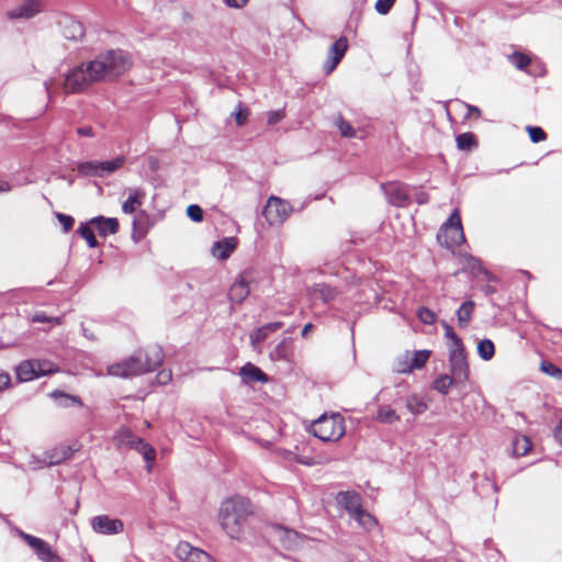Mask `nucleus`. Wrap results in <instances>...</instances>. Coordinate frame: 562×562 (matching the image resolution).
Wrapping results in <instances>:
<instances>
[{
  "mask_svg": "<svg viewBox=\"0 0 562 562\" xmlns=\"http://www.w3.org/2000/svg\"><path fill=\"white\" fill-rule=\"evenodd\" d=\"M49 397L60 407L82 406V401L79 396L66 394L60 390L50 392Z\"/></svg>",
  "mask_w": 562,
  "mask_h": 562,
  "instance_id": "25",
  "label": "nucleus"
},
{
  "mask_svg": "<svg viewBox=\"0 0 562 562\" xmlns=\"http://www.w3.org/2000/svg\"><path fill=\"white\" fill-rule=\"evenodd\" d=\"M91 225L93 224L90 223V221L86 223H80L77 233L87 241L89 248H97L99 246V241L94 236Z\"/></svg>",
  "mask_w": 562,
  "mask_h": 562,
  "instance_id": "36",
  "label": "nucleus"
},
{
  "mask_svg": "<svg viewBox=\"0 0 562 562\" xmlns=\"http://www.w3.org/2000/svg\"><path fill=\"white\" fill-rule=\"evenodd\" d=\"M61 318L60 317H52L48 316L45 312L40 311L33 314L32 322L34 323H54V324H60Z\"/></svg>",
  "mask_w": 562,
  "mask_h": 562,
  "instance_id": "53",
  "label": "nucleus"
},
{
  "mask_svg": "<svg viewBox=\"0 0 562 562\" xmlns=\"http://www.w3.org/2000/svg\"><path fill=\"white\" fill-rule=\"evenodd\" d=\"M392 370L397 373H409L413 371L411 366V352L406 351L400 355L392 364Z\"/></svg>",
  "mask_w": 562,
  "mask_h": 562,
  "instance_id": "38",
  "label": "nucleus"
},
{
  "mask_svg": "<svg viewBox=\"0 0 562 562\" xmlns=\"http://www.w3.org/2000/svg\"><path fill=\"white\" fill-rule=\"evenodd\" d=\"M44 7L42 0H23L15 8L7 11L5 15L9 20H30L43 12Z\"/></svg>",
  "mask_w": 562,
  "mask_h": 562,
  "instance_id": "11",
  "label": "nucleus"
},
{
  "mask_svg": "<svg viewBox=\"0 0 562 562\" xmlns=\"http://www.w3.org/2000/svg\"><path fill=\"white\" fill-rule=\"evenodd\" d=\"M125 158L117 156L110 160L99 161L101 178L108 177L123 167Z\"/></svg>",
  "mask_w": 562,
  "mask_h": 562,
  "instance_id": "30",
  "label": "nucleus"
},
{
  "mask_svg": "<svg viewBox=\"0 0 562 562\" xmlns=\"http://www.w3.org/2000/svg\"><path fill=\"white\" fill-rule=\"evenodd\" d=\"M138 438L139 437L135 436L134 432L125 426H122L114 435V441L119 448L132 449Z\"/></svg>",
  "mask_w": 562,
  "mask_h": 562,
  "instance_id": "26",
  "label": "nucleus"
},
{
  "mask_svg": "<svg viewBox=\"0 0 562 562\" xmlns=\"http://www.w3.org/2000/svg\"><path fill=\"white\" fill-rule=\"evenodd\" d=\"M177 551L184 562H213L212 557L207 552L194 548L188 542H181Z\"/></svg>",
  "mask_w": 562,
  "mask_h": 562,
  "instance_id": "16",
  "label": "nucleus"
},
{
  "mask_svg": "<svg viewBox=\"0 0 562 562\" xmlns=\"http://www.w3.org/2000/svg\"><path fill=\"white\" fill-rule=\"evenodd\" d=\"M457 147L460 150H472L477 147V139L472 132L461 133L456 137Z\"/></svg>",
  "mask_w": 562,
  "mask_h": 562,
  "instance_id": "33",
  "label": "nucleus"
},
{
  "mask_svg": "<svg viewBox=\"0 0 562 562\" xmlns=\"http://www.w3.org/2000/svg\"><path fill=\"white\" fill-rule=\"evenodd\" d=\"M438 241L447 249H453L465 241L462 222L458 210H454L437 233Z\"/></svg>",
  "mask_w": 562,
  "mask_h": 562,
  "instance_id": "7",
  "label": "nucleus"
},
{
  "mask_svg": "<svg viewBox=\"0 0 562 562\" xmlns=\"http://www.w3.org/2000/svg\"><path fill=\"white\" fill-rule=\"evenodd\" d=\"M77 171L81 177L101 178L99 160L82 161L77 165Z\"/></svg>",
  "mask_w": 562,
  "mask_h": 562,
  "instance_id": "32",
  "label": "nucleus"
},
{
  "mask_svg": "<svg viewBox=\"0 0 562 562\" xmlns=\"http://www.w3.org/2000/svg\"><path fill=\"white\" fill-rule=\"evenodd\" d=\"M77 134L82 137H93L94 132L91 126H80L76 130Z\"/></svg>",
  "mask_w": 562,
  "mask_h": 562,
  "instance_id": "59",
  "label": "nucleus"
},
{
  "mask_svg": "<svg viewBox=\"0 0 562 562\" xmlns=\"http://www.w3.org/2000/svg\"><path fill=\"white\" fill-rule=\"evenodd\" d=\"M441 326L445 329V337L450 340L449 348L463 346L462 339L456 334L452 326H450L446 321H441Z\"/></svg>",
  "mask_w": 562,
  "mask_h": 562,
  "instance_id": "45",
  "label": "nucleus"
},
{
  "mask_svg": "<svg viewBox=\"0 0 562 562\" xmlns=\"http://www.w3.org/2000/svg\"><path fill=\"white\" fill-rule=\"evenodd\" d=\"M155 383L150 386H167L172 380V372L170 369H162L156 374Z\"/></svg>",
  "mask_w": 562,
  "mask_h": 562,
  "instance_id": "49",
  "label": "nucleus"
},
{
  "mask_svg": "<svg viewBox=\"0 0 562 562\" xmlns=\"http://www.w3.org/2000/svg\"><path fill=\"white\" fill-rule=\"evenodd\" d=\"M254 515L251 502L240 495L225 498L220 506L218 521L225 533L234 540H243L249 518Z\"/></svg>",
  "mask_w": 562,
  "mask_h": 562,
  "instance_id": "1",
  "label": "nucleus"
},
{
  "mask_svg": "<svg viewBox=\"0 0 562 562\" xmlns=\"http://www.w3.org/2000/svg\"><path fill=\"white\" fill-rule=\"evenodd\" d=\"M133 449L139 452L147 463L153 462L156 458V451L154 447L142 438H138Z\"/></svg>",
  "mask_w": 562,
  "mask_h": 562,
  "instance_id": "41",
  "label": "nucleus"
},
{
  "mask_svg": "<svg viewBox=\"0 0 562 562\" xmlns=\"http://www.w3.org/2000/svg\"><path fill=\"white\" fill-rule=\"evenodd\" d=\"M348 49V40L346 36H340L336 40L327 52V58L323 64V71L325 75L331 74L341 59L345 57Z\"/></svg>",
  "mask_w": 562,
  "mask_h": 562,
  "instance_id": "10",
  "label": "nucleus"
},
{
  "mask_svg": "<svg viewBox=\"0 0 562 562\" xmlns=\"http://www.w3.org/2000/svg\"><path fill=\"white\" fill-rule=\"evenodd\" d=\"M65 38L70 41H79L85 35V27L81 22L71 16H65L59 22Z\"/></svg>",
  "mask_w": 562,
  "mask_h": 562,
  "instance_id": "18",
  "label": "nucleus"
},
{
  "mask_svg": "<svg viewBox=\"0 0 562 562\" xmlns=\"http://www.w3.org/2000/svg\"><path fill=\"white\" fill-rule=\"evenodd\" d=\"M414 200L419 204V205H423V204H427L429 202V195L427 192L425 191H416L415 192V196H414Z\"/></svg>",
  "mask_w": 562,
  "mask_h": 562,
  "instance_id": "58",
  "label": "nucleus"
},
{
  "mask_svg": "<svg viewBox=\"0 0 562 562\" xmlns=\"http://www.w3.org/2000/svg\"><path fill=\"white\" fill-rule=\"evenodd\" d=\"M147 218L148 216L145 212H140L138 215L134 217L132 233V238L134 240H138L147 233V228L145 227V222L147 221Z\"/></svg>",
  "mask_w": 562,
  "mask_h": 562,
  "instance_id": "42",
  "label": "nucleus"
},
{
  "mask_svg": "<svg viewBox=\"0 0 562 562\" xmlns=\"http://www.w3.org/2000/svg\"><path fill=\"white\" fill-rule=\"evenodd\" d=\"M464 263H465V267L469 270H471L472 273H474V274L483 273L485 276H488V271L483 267L482 261L479 258L468 255L464 257Z\"/></svg>",
  "mask_w": 562,
  "mask_h": 562,
  "instance_id": "44",
  "label": "nucleus"
},
{
  "mask_svg": "<svg viewBox=\"0 0 562 562\" xmlns=\"http://www.w3.org/2000/svg\"><path fill=\"white\" fill-rule=\"evenodd\" d=\"M526 131L529 135L530 140L535 144L546 140L547 138L546 132L540 126L528 125L526 126Z\"/></svg>",
  "mask_w": 562,
  "mask_h": 562,
  "instance_id": "48",
  "label": "nucleus"
},
{
  "mask_svg": "<svg viewBox=\"0 0 562 562\" xmlns=\"http://www.w3.org/2000/svg\"><path fill=\"white\" fill-rule=\"evenodd\" d=\"M532 443L527 436H516L512 440L510 454L514 458L522 457L530 451Z\"/></svg>",
  "mask_w": 562,
  "mask_h": 562,
  "instance_id": "27",
  "label": "nucleus"
},
{
  "mask_svg": "<svg viewBox=\"0 0 562 562\" xmlns=\"http://www.w3.org/2000/svg\"><path fill=\"white\" fill-rule=\"evenodd\" d=\"M375 419L379 423L391 425L400 420V416L390 405H380L376 411Z\"/></svg>",
  "mask_w": 562,
  "mask_h": 562,
  "instance_id": "31",
  "label": "nucleus"
},
{
  "mask_svg": "<svg viewBox=\"0 0 562 562\" xmlns=\"http://www.w3.org/2000/svg\"><path fill=\"white\" fill-rule=\"evenodd\" d=\"M249 294L248 284L245 281L235 282L229 290V299L241 303Z\"/></svg>",
  "mask_w": 562,
  "mask_h": 562,
  "instance_id": "37",
  "label": "nucleus"
},
{
  "mask_svg": "<svg viewBox=\"0 0 562 562\" xmlns=\"http://www.w3.org/2000/svg\"><path fill=\"white\" fill-rule=\"evenodd\" d=\"M476 351L482 360L488 361L495 355L494 342L488 338H484L477 342Z\"/></svg>",
  "mask_w": 562,
  "mask_h": 562,
  "instance_id": "39",
  "label": "nucleus"
},
{
  "mask_svg": "<svg viewBox=\"0 0 562 562\" xmlns=\"http://www.w3.org/2000/svg\"><path fill=\"white\" fill-rule=\"evenodd\" d=\"M554 438L562 446V424L554 429Z\"/></svg>",
  "mask_w": 562,
  "mask_h": 562,
  "instance_id": "64",
  "label": "nucleus"
},
{
  "mask_svg": "<svg viewBox=\"0 0 562 562\" xmlns=\"http://www.w3.org/2000/svg\"><path fill=\"white\" fill-rule=\"evenodd\" d=\"M130 65L128 54L125 50L110 49L86 64L85 69L92 83L105 78L119 77L128 69Z\"/></svg>",
  "mask_w": 562,
  "mask_h": 562,
  "instance_id": "3",
  "label": "nucleus"
},
{
  "mask_svg": "<svg viewBox=\"0 0 562 562\" xmlns=\"http://www.w3.org/2000/svg\"><path fill=\"white\" fill-rule=\"evenodd\" d=\"M450 374H440L432 386L462 385L469 380V364L465 347L449 348Z\"/></svg>",
  "mask_w": 562,
  "mask_h": 562,
  "instance_id": "4",
  "label": "nucleus"
},
{
  "mask_svg": "<svg viewBox=\"0 0 562 562\" xmlns=\"http://www.w3.org/2000/svg\"><path fill=\"white\" fill-rule=\"evenodd\" d=\"M429 406V400L422 393H413L406 397V408L414 415L424 413Z\"/></svg>",
  "mask_w": 562,
  "mask_h": 562,
  "instance_id": "24",
  "label": "nucleus"
},
{
  "mask_svg": "<svg viewBox=\"0 0 562 562\" xmlns=\"http://www.w3.org/2000/svg\"><path fill=\"white\" fill-rule=\"evenodd\" d=\"M387 194L390 203L397 207L407 206L413 200L407 188L402 184H391Z\"/></svg>",
  "mask_w": 562,
  "mask_h": 562,
  "instance_id": "20",
  "label": "nucleus"
},
{
  "mask_svg": "<svg viewBox=\"0 0 562 562\" xmlns=\"http://www.w3.org/2000/svg\"><path fill=\"white\" fill-rule=\"evenodd\" d=\"M337 502L350 516L362 507L361 496L356 492H340L337 495Z\"/></svg>",
  "mask_w": 562,
  "mask_h": 562,
  "instance_id": "23",
  "label": "nucleus"
},
{
  "mask_svg": "<svg viewBox=\"0 0 562 562\" xmlns=\"http://www.w3.org/2000/svg\"><path fill=\"white\" fill-rule=\"evenodd\" d=\"M144 192L139 189H136L128 195V198L122 204V211L125 214H132L135 212V205L142 204V196H144Z\"/></svg>",
  "mask_w": 562,
  "mask_h": 562,
  "instance_id": "40",
  "label": "nucleus"
},
{
  "mask_svg": "<svg viewBox=\"0 0 562 562\" xmlns=\"http://www.w3.org/2000/svg\"><path fill=\"white\" fill-rule=\"evenodd\" d=\"M429 356L430 351L425 349L415 351L413 356L411 355V366L413 367V370L423 368Z\"/></svg>",
  "mask_w": 562,
  "mask_h": 562,
  "instance_id": "46",
  "label": "nucleus"
},
{
  "mask_svg": "<svg viewBox=\"0 0 562 562\" xmlns=\"http://www.w3.org/2000/svg\"><path fill=\"white\" fill-rule=\"evenodd\" d=\"M235 248V241L233 238H224L222 240H217L214 243L213 250L215 255L221 259H226L229 257L232 251Z\"/></svg>",
  "mask_w": 562,
  "mask_h": 562,
  "instance_id": "35",
  "label": "nucleus"
},
{
  "mask_svg": "<svg viewBox=\"0 0 562 562\" xmlns=\"http://www.w3.org/2000/svg\"><path fill=\"white\" fill-rule=\"evenodd\" d=\"M484 481H485L486 486L491 487L493 493L498 492L499 488H498V485L496 484V482L492 481L488 476H485Z\"/></svg>",
  "mask_w": 562,
  "mask_h": 562,
  "instance_id": "63",
  "label": "nucleus"
},
{
  "mask_svg": "<svg viewBox=\"0 0 562 562\" xmlns=\"http://www.w3.org/2000/svg\"><path fill=\"white\" fill-rule=\"evenodd\" d=\"M508 60L518 70H522L526 71L528 75L535 76L530 70L527 69L531 63V59L527 54L521 52H514L508 56Z\"/></svg>",
  "mask_w": 562,
  "mask_h": 562,
  "instance_id": "34",
  "label": "nucleus"
},
{
  "mask_svg": "<svg viewBox=\"0 0 562 562\" xmlns=\"http://www.w3.org/2000/svg\"><path fill=\"white\" fill-rule=\"evenodd\" d=\"M417 317L423 324H426V325H432L437 321V316H436L435 312L426 306L418 307Z\"/></svg>",
  "mask_w": 562,
  "mask_h": 562,
  "instance_id": "47",
  "label": "nucleus"
},
{
  "mask_svg": "<svg viewBox=\"0 0 562 562\" xmlns=\"http://www.w3.org/2000/svg\"><path fill=\"white\" fill-rule=\"evenodd\" d=\"M474 310L473 301H464L457 311L458 324L461 328H467L471 322Z\"/></svg>",
  "mask_w": 562,
  "mask_h": 562,
  "instance_id": "28",
  "label": "nucleus"
},
{
  "mask_svg": "<svg viewBox=\"0 0 562 562\" xmlns=\"http://www.w3.org/2000/svg\"><path fill=\"white\" fill-rule=\"evenodd\" d=\"M337 126L339 128L341 136L348 138H352L356 136L355 128L351 126L349 122L345 121L344 119H339Z\"/></svg>",
  "mask_w": 562,
  "mask_h": 562,
  "instance_id": "52",
  "label": "nucleus"
},
{
  "mask_svg": "<svg viewBox=\"0 0 562 562\" xmlns=\"http://www.w3.org/2000/svg\"><path fill=\"white\" fill-rule=\"evenodd\" d=\"M283 326L282 322L267 323L257 329L252 330L249 335L250 342L254 347L263 342L271 333L277 331Z\"/></svg>",
  "mask_w": 562,
  "mask_h": 562,
  "instance_id": "22",
  "label": "nucleus"
},
{
  "mask_svg": "<svg viewBox=\"0 0 562 562\" xmlns=\"http://www.w3.org/2000/svg\"><path fill=\"white\" fill-rule=\"evenodd\" d=\"M0 386H11L10 375L0 369Z\"/></svg>",
  "mask_w": 562,
  "mask_h": 562,
  "instance_id": "61",
  "label": "nucleus"
},
{
  "mask_svg": "<svg viewBox=\"0 0 562 562\" xmlns=\"http://www.w3.org/2000/svg\"><path fill=\"white\" fill-rule=\"evenodd\" d=\"M77 448H72L71 446H60L57 447L53 454H50L49 458V464H58L63 462L64 460L71 457L74 451H76Z\"/></svg>",
  "mask_w": 562,
  "mask_h": 562,
  "instance_id": "43",
  "label": "nucleus"
},
{
  "mask_svg": "<svg viewBox=\"0 0 562 562\" xmlns=\"http://www.w3.org/2000/svg\"><path fill=\"white\" fill-rule=\"evenodd\" d=\"M247 116H248V111L243 110L239 104L238 111L235 113V120H236L237 125H239V126L244 125L247 121Z\"/></svg>",
  "mask_w": 562,
  "mask_h": 562,
  "instance_id": "57",
  "label": "nucleus"
},
{
  "mask_svg": "<svg viewBox=\"0 0 562 562\" xmlns=\"http://www.w3.org/2000/svg\"><path fill=\"white\" fill-rule=\"evenodd\" d=\"M239 375L241 378V382L245 384L269 382V376L259 367L251 362H247L240 368Z\"/></svg>",
  "mask_w": 562,
  "mask_h": 562,
  "instance_id": "17",
  "label": "nucleus"
},
{
  "mask_svg": "<svg viewBox=\"0 0 562 562\" xmlns=\"http://www.w3.org/2000/svg\"><path fill=\"white\" fill-rule=\"evenodd\" d=\"M542 372L550 376L560 378L562 376V370L549 361H542L540 366Z\"/></svg>",
  "mask_w": 562,
  "mask_h": 562,
  "instance_id": "51",
  "label": "nucleus"
},
{
  "mask_svg": "<svg viewBox=\"0 0 562 562\" xmlns=\"http://www.w3.org/2000/svg\"><path fill=\"white\" fill-rule=\"evenodd\" d=\"M351 517L361 528L368 531L372 530L378 525L375 517L364 510L362 507L353 513Z\"/></svg>",
  "mask_w": 562,
  "mask_h": 562,
  "instance_id": "29",
  "label": "nucleus"
},
{
  "mask_svg": "<svg viewBox=\"0 0 562 562\" xmlns=\"http://www.w3.org/2000/svg\"><path fill=\"white\" fill-rule=\"evenodd\" d=\"M292 211L293 207L288 201L271 195L263 207L262 215L270 225H279L290 216Z\"/></svg>",
  "mask_w": 562,
  "mask_h": 562,
  "instance_id": "8",
  "label": "nucleus"
},
{
  "mask_svg": "<svg viewBox=\"0 0 562 562\" xmlns=\"http://www.w3.org/2000/svg\"><path fill=\"white\" fill-rule=\"evenodd\" d=\"M90 524L94 532L106 536L117 535L124 529V524L121 519L111 518L109 515L94 516Z\"/></svg>",
  "mask_w": 562,
  "mask_h": 562,
  "instance_id": "12",
  "label": "nucleus"
},
{
  "mask_svg": "<svg viewBox=\"0 0 562 562\" xmlns=\"http://www.w3.org/2000/svg\"><path fill=\"white\" fill-rule=\"evenodd\" d=\"M339 291L336 286H331L324 282L314 283L307 289L308 299L314 304L316 302L329 304L337 297Z\"/></svg>",
  "mask_w": 562,
  "mask_h": 562,
  "instance_id": "14",
  "label": "nucleus"
},
{
  "mask_svg": "<svg viewBox=\"0 0 562 562\" xmlns=\"http://www.w3.org/2000/svg\"><path fill=\"white\" fill-rule=\"evenodd\" d=\"M203 210L198 204H190L187 207V216L194 223H200L203 221Z\"/></svg>",
  "mask_w": 562,
  "mask_h": 562,
  "instance_id": "50",
  "label": "nucleus"
},
{
  "mask_svg": "<svg viewBox=\"0 0 562 562\" xmlns=\"http://www.w3.org/2000/svg\"><path fill=\"white\" fill-rule=\"evenodd\" d=\"M89 85L91 81L86 75L85 64L76 66L66 76L65 88L70 93H79Z\"/></svg>",
  "mask_w": 562,
  "mask_h": 562,
  "instance_id": "13",
  "label": "nucleus"
},
{
  "mask_svg": "<svg viewBox=\"0 0 562 562\" xmlns=\"http://www.w3.org/2000/svg\"><path fill=\"white\" fill-rule=\"evenodd\" d=\"M269 358L273 362L292 363L294 360V345L291 337H284L278 345L270 351Z\"/></svg>",
  "mask_w": 562,
  "mask_h": 562,
  "instance_id": "15",
  "label": "nucleus"
},
{
  "mask_svg": "<svg viewBox=\"0 0 562 562\" xmlns=\"http://www.w3.org/2000/svg\"><path fill=\"white\" fill-rule=\"evenodd\" d=\"M160 346H148L135 350L131 356L108 367V375L128 379L154 371L164 361Z\"/></svg>",
  "mask_w": 562,
  "mask_h": 562,
  "instance_id": "2",
  "label": "nucleus"
},
{
  "mask_svg": "<svg viewBox=\"0 0 562 562\" xmlns=\"http://www.w3.org/2000/svg\"><path fill=\"white\" fill-rule=\"evenodd\" d=\"M311 431L322 441H337L345 435V419L339 413L323 414L313 422Z\"/></svg>",
  "mask_w": 562,
  "mask_h": 562,
  "instance_id": "5",
  "label": "nucleus"
},
{
  "mask_svg": "<svg viewBox=\"0 0 562 562\" xmlns=\"http://www.w3.org/2000/svg\"><path fill=\"white\" fill-rule=\"evenodd\" d=\"M56 217H57L58 222L60 223V225L63 226V231L65 233L69 232L72 228V226L75 224V220L71 215L64 214V213H57Z\"/></svg>",
  "mask_w": 562,
  "mask_h": 562,
  "instance_id": "55",
  "label": "nucleus"
},
{
  "mask_svg": "<svg viewBox=\"0 0 562 562\" xmlns=\"http://www.w3.org/2000/svg\"><path fill=\"white\" fill-rule=\"evenodd\" d=\"M90 223L97 227L99 235L102 237L116 234L120 228V224L116 217H105L103 215H99L92 217Z\"/></svg>",
  "mask_w": 562,
  "mask_h": 562,
  "instance_id": "19",
  "label": "nucleus"
},
{
  "mask_svg": "<svg viewBox=\"0 0 562 562\" xmlns=\"http://www.w3.org/2000/svg\"><path fill=\"white\" fill-rule=\"evenodd\" d=\"M20 537L33 549L34 553L42 562H61L57 552L43 539L24 531H20Z\"/></svg>",
  "mask_w": 562,
  "mask_h": 562,
  "instance_id": "9",
  "label": "nucleus"
},
{
  "mask_svg": "<svg viewBox=\"0 0 562 562\" xmlns=\"http://www.w3.org/2000/svg\"><path fill=\"white\" fill-rule=\"evenodd\" d=\"M147 166L150 172L157 173L160 169V160L156 156H148Z\"/></svg>",
  "mask_w": 562,
  "mask_h": 562,
  "instance_id": "56",
  "label": "nucleus"
},
{
  "mask_svg": "<svg viewBox=\"0 0 562 562\" xmlns=\"http://www.w3.org/2000/svg\"><path fill=\"white\" fill-rule=\"evenodd\" d=\"M58 371V367L46 359L24 360L15 368L18 381L21 383L31 382L35 379L50 375Z\"/></svg>",
  "mask_w": 562,
  "mask_h": 562,
  "instance_id": "6",
  "label": "nucleus"
},
{
  "mask_svg": "<svg viewBox=\"0 0 562 562\" xmlns=\"http://www.w3.org/2000/svg\"><path fill=\"white\" fill-rule=\"evenodd\" d=\"M281 119V113L279 111H271L268 115V123L276 124Z\"/></svg>",
  "mask_w": 562,
  "mask_h": 562,
  "instance_id": "62",
  "label": "nucleus"
},
{
  "mask_svg": "<svg viewBox=\"0 0 562 562\" xmlns=\"http://www.w3.org/2000/svg\"><path fill=\"white\" fill-rule=\"evenodd\" d=\"M223 2L229 8L241 9L248 3V0H223Z\"/></svg>",
  "mask_w": 562,
  "mask_h": 562,
  "instance_id": "60",
  "label": "nucleus"
},
{
  "mask_svg": "<svg viewBox=\"0 0 562 562\" xmlns=\"http://www.w3.org/2000/svg\"><path fill=\"white\" fill-rule=\"evenodd\" d=\"M273 529L285 549L293 550L300 544V535L295 530L280 525H276Z\"/></svg>",
  "mask_w": 562,
  "mask_h": 562,
  "instance_id": "21",
  "label": "nucleus"
},
{
  "mask_svg": "<svg viewBox=\"0 0 562 562\" xmlns=\"http://www.w3.org/2000/svg\"><path fill=\"white\" fill-rule=\"evenodd\" d=\"M395 1L396 0H376L374 9L379 14L385 15L391 11Z\"/></svg>",
  "mask_w": 562,
  "mask_h": 562,
  "instance_id": "54",
  "label": "nucleus"
}]
</instances>
